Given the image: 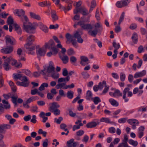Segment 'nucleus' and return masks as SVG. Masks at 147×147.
I'll list each match as a JSON object with an SVG mask.
<instances>
[{"label": "nucleus", "instance_id": "nucleus-1", "mask_svg": "<svg viewBox=\"0 0 147 147\" xmlns=\"http://www.w3.org/2000/svg\"><path fill=\"white\" fill-rule=\"evenodd\" d=\"M77 25L80 26L84 30L88 31V34L94 37L96 36L98 33L100 34L102 30V27L99 22L92 25L91 24L84 23L83 21L80 20L77 23H75L74 25V27L76 28Z\"/></svg>", "mask_w": 147, "mask_h": 147}, {"label": "nucleus", "instance_id": "nucleus-2", "mask_svg": "<svg viewBox=\"0 0 147 147\" xmlns=\"http://www.w3.org/2000/svg\"><path fill=\"white\" fill-rule=\"evenodd\" d=\"M15 14L20 17V20L23 23V28L27 33L33 34L35 32V28L29 21L26 16L24 15L25 11L22 9H16L13 11Z\"/></svg>", "mask_w": 147, "mask_h": 147}, {"label": "nucleus", "instance_id": "nucleus-3", "mask_svg": "<svg viewBox=\"0 0 147 147\" xmlns=\"http://www.w3.org/2000/svg\"><path fill=\"white\" fill-rule=\"evenodd\" d=\"M32 44L30 43H26L24 45V47L26 49V53L29 54L34 55L35 53L33 51L35 49L36 47L34 46H31Z\"/></svg>", "mask_w": 147, "mask_h": 147}, {"label": "nucleus", "instance_id": "nucleus-4", "mask_svg": "<svg viewBox=\"0 0 147 147\" xmlns=\"http://www.w3.org/2000/svg\"><path fill=\"white\" fill-rule=\"evenodd\" d=\"M79 12L81 13L83 16H86L89 14L88 9L84 7H82L80 8H77L74 10V14H77Z\"/></svg>", "mask_w": 147, "mask_h": 147}, {"label": "nucleus", "instance_id": "nucleus-5", "mask_svg": "<svg viewBox=\"0 0 147 147\" xmlns=\"http://www.w3.org/2000/svg\"><path fill=\"white\" fill-rule=\"evenodd\" d=\"M83 33L82 31L80 30H78L75 32L73 35V37L77 39V42L80 43L83 42V40L81 36Z\"/></svg>", "mask_w": 147, "mask_h": 147}, {"label": "nucleus", "instance_id": "nucleus-6", "mask_svg": "<svg viewBox=\"0 0 147 147\" xmlns=\"http://www.w3.org/2000/svg\"><path fill=\"white\" fill-rule=\"evenodd\" d=\"M5 39L6 42L7 44L9 43L11 45H16V41L12 36L7 35L5 36Z\"/></svg>", "mask_w": 147, "mask_h": 147}, {"label": "nucleus", "instance_id": "nucleus-7", "mask_svg": "<svg viewBox=\"0 0 147 147\" xmlns=\"http://www.w3.org/2000/svg\"><path fill=\"white\" fill-rule=\"evenodd\" d=\"M46 69V70L45 71V72L46 73V74L47 73L49 74L52 73L55 71V68L54 66V64L53 63L50 61L49 62V65L47 67V68L44 67Z\"/></svg>", "mask_w": 147, "mask_h": 147}, {"label": "nucleus", "instance_id": "nucleus-8", "mask_svg": "<svg viewBox=\"0 0 147 147\" xmlns=\"http://www.w3.org/2000/svg\"><path fill=\"white\" fill-rule=\"evenodd\" d=\"M127 121L129 124L132 125V128L133 129L136 128V126L135 124L138 125L139 123L138 120L134 119H129L127 120Z\"/></svg>", "mask_w": 147, "mask_h": 147}, {"label": "nucleus", "instance_id": "nucleus-9", "mask_svg": "<svg viewBox=\"0 0 147 147\" xmlns=\"http://www.w3.org/2000/svg\"><path fill=\"white\" fill-rule=\"evenodd\" d=\"M35 24V25H34L32 24V25L34 26L36 28V26H39L40 29L45 33H47L48 32V28L45 25H44L41 22H39L38 24L36 23Z\"/></svg>", "mask_w": 147, "mask_h": 147}, {"label": "nucleus", "instance_id": "nucleus-10", "mask_svg": "<svg viewBox=\"0 0 147 147\" xmlns=\"http://www.w3.org/2000/svg\"><path fill=\"white\" fill-rule=\"evenodd\" d=\"M74 139L72 138L67 142V147H76V146L78 145V142H74Z\"/></svg>", "mask_w": 147, "mask_h": 147}, {"label": "nucleus", "instance_id": "nucleus-11", "mask_svg": "<svg viewBox=\"0 0 147 147\" xmlns=\"http://www.w3.org/2000/svg\"><path fill=\"white\" fill-rule=\"evenodd\" d=\"M45 47L46 49H50L55 47V44L52 39L50 40L48 43L45 44Z\"/></svg>", "mask_w": 147, "mask_h": 147}, {"label": "nucleus", "instance_id": "nucleus-12", "mask_svg": "<svg viewBox=\"0 0 147 147\" xmlns=\"http://www.w3.org/2000/svg\"><path fill=\"white\" fill-rule=\"evenodd\" d=\"M46 69L44 68L43 70H41L40 72H34L33 74V76L34 77L37 78L40 76V74H42L44 77L47 76L46 73L45 71Z\"/></svg>", "mask_w": 147, "mask_h": 147}, {"label": "nucleus", "instance_id": "nucleus-13", "mask_svg": "<svg viewBox=\"0 0 147 147\" xmlns=\"http://www.w3.org/2000/svg\"><path fill=\"white\" fill-rule=\"evenodd\" d=\"M146 71L145 70H143L140 72H136L134 75V78H138L142 77L146 75Z\"/></svg>", "mask_w": 147, "mask_h": 147}, {"label": "nucleus", "instance_id": "nucleus-14", "mask_svg": "<svg viewBox=\"0 0 147 147\" xmlns=\"http://www.w3.org/2000/svg\"><path fill=\"white\" fill-rule=\"evenodd\" d=\"M128 4L127 2L124 0L118 1L116 4V5L118 8H121L127 6Z\"/></svg>", "mask_w": 147, "mask_h": 147}, {"label": "nucleus", "instance_id": "nucleus-15", "mask_svg": "<svg viewBox=\"0 0 147 147\" xmlns=\"http://www.w3.org/2000/svg\"><path fill=\"white\" fill-rule=\"evenodd\" d=\"M13 51V48L11 46H9L7 47L2 49L1 51V52L5 54H9L11 53Z\"/></svg>", "mask_w": 147, "mask_h": 147}, {"label": "nucleus", "instance_id": "nucleus-16", "mask_svg": "<svg viewBox=\"0 0 147 147\" xmlns=\"http://www.w3.org/2000/svg\"><path fill=\"white\" fill-rule=\"evenodd\" d=\"M60 105L57 102H54L51 104V106H50L49 109L50 111L52 112L60 107Z\"/></svg>", "mask_w": 147, "mask_h": 147}, {"label": "nucleus", "instance_id": "nucleus-17", "mask_svg": "<svg viewBox=\"0 0 147 147\" xmlns=\"http://www.w3.org/2000/svg\"><path fill=\"white\" fill-rule=\"evenodd\" d=\"M9 60L7 58L4 60V62L3 64V67L4 69L6 71H8L11 68L10 66L9 65Z\"/></svg>", "mask_w": 147, "mask_h": 147}, {"label": "nucleus", "instance_id": "nucleus-18", "mask_svg": "<svg viewBox=\"0 0 147 147\" xmlns=\"http://www.w3.org/2000/svg\"><path fill=\"white\" fill-rule=\"evenodd\" d=\"M129 90L130 88H129L126 87L123 90V98L124 99L125 102H127L129 100V99L126 98V95L127 93L129 92Z\"/></svg>", "mask_w": 147, "mask_h": 147}, {"label": "nucleus", "instance_id": "nucleus-19", "mask_svg": "<svg viewBox=\"0 0 147 147\" xmlns=\"http://www.w3.org/2000/svg\"><path fill=\"white\" fill-rule=\"evenodd\" d=\"M11 126L9 124H1L0 125V133H2L5 129H10Z\"/></svg>", "mask_w": 147, "mask_h": 147}, {"label": "nucleus", "instance_id": "nucleus-20", "mask_svg": "<svg viewBox=\"0 0 147 147\" xmlns=\"http://www.w3.org/2000/svg\"><path fill=\"white\" fill-rule=\"evenodd\" d=\"M46 51L42 48H40L37 50L36 53L37 55L40 56H44L46 53Z\"/></svg>", "mask_w": 147, "mask_h": 147}, {"label": "nucleus", "instance_id": "nucleus-21", "mask_svg": "<svg viewBox=\"0 0 147 147\" xmlns=\"http://www.w3.org/2000/svg\"><path fill=\"white\" fill-rule=\"evenodd\" d=\"M38 5L42 7L47 6L49 7L51 6V3L49 1H46L43 2L39 3Z\"/></svg>", "mask_w": 147, "mask_h": 147}, {"label": "nucleus", "instance_id": "nucleus-22", "mask_svg": "<svg viewBox=\"0 0 147 147\" xmlns=\"http://www.w3.org/2000/svg\"><path fill=\"white\" fill-rule=\"evenodd\" d=\"M35 39V36L32 35H30L27 37L26 43H30L32 44V42L34 41Z\"/></svg>", "mask_w": 147, "mask_h": 147}, {"label": "nucleus", "instance_id": "nucleus-23", "mask_svg": "<svg viewBox=\"0 0 147 147\" xmlns=\"http://www.w3.org/2000/svg\"><path fill=\"white\" fill-rule=\"evenodd\" d=\"M92 92L90 90H88L86 93L85 96L86 99L88 100H92Z\"/></svg>", "mask_w": 147, "mask_h": 147}, {"label": "nucleus", "instance_id": "nucleus-24", "mask_svg": "<svg viewBox=\"0 0 147 147\" xmlns=\"http://www.w3.org/2000/svg\"><path fill=\"white\" fill-rule=\"evenodd\" d=\"M29 84V82H17L16 84L17 85L23 86L24 87H28Z\"/></svg>", "mask_w": 147, "mask_h": 147}, {"label": "nucleus", "instance_id": "nucleus-25", "mask_svg": "<svg viewBox=\"0 0 147 147\" xmlns=\"http://www.w3.org/2000/svg\"><path fill=\"white\" fill-rule=\"evenodd\" d=\"M30 17L32 18L38 20H40L41 18L39 15L36 14L35 13L32 12H30Z\"/></svg>", "mask_w": 147, "mask_h": 147}, {"label": "nucleus", "instance_id": "nucleus-26", "mask_svg": "<svg viewBox=\"0 0 147 147\" xmlns=\"http://www.w3.org/2000/svg\"><path fill=\"white\" fill-rule=\"evenodd\" d=\"M97 125L96 122L94 121H91L87 124L86 127L88 128H92L95 127Z\"/></svg>", "mask_w": 147, "mask_h": 147}, {"label": "nucleus", "instance_id": "nucleus-27", "mask_svg": "<svg viewBox=\"0 0 147 147\" xmlns=\"http://www.w3.org/2000/svg\"><path fill=\"white\" fill-rule=\"evenodd\" d=\"M51 13L52 18L53 19V22L57 20H58V17L55 11L52 10L51 12Z\"/></svg>", "mask_w": 147, "mask_h": 147}, {"label": "nucleus", "instance_id": "nucleus-28", "mask_svg": "<svg viewBox=\"0 0 147 147\" xmlns=\"http://www.w3.org/2000/svg\"><path fill=\"white\" fill-rule=\"evenodd\" d=\"M81 61L80 63L82 66H85L86 64L84 63V62H87L88 60V59L86 57L84 56H81L80 57Z\"/></svg>", "mask_w": 147, "mask_h": 147}, {"label": "nucleus", "instance_id": "nucleus-29", "mask_svg": "<svg viewBox=\"0 0 147 147\" xmlns=\"http://www.w3.org/2000/svg\"><path fill=\"white\" fill-rule=\"evenodd\" d=\"M131 39L132 40L133 42L134 43H136L138 41V35L136 33L134 32L133 33L131 37Z\"/></svg>", "mask_w": 147, "mask_h": 147}, {"label": "nucleus", "instance_id": "nucleus-30", "mask_svg": "<svg viewBox=\"0 0 147 147\" xmlns=\"http://www.w3.org/2000/svg\"><path fill=\"white\" fill-rule=\"evenodd\" d=\"M100 121L101 122H104L107 123L112 124L113 123V122L111 121L109 118L102 117L100 119Z\"/></svg>", "mask_w": 147, "mask_h": 147}, {"label": "nucleus", "instance_id": "nucleus-31", "mask_svg": "<svg viewBox=\"0 0 147 147\" xmlns=\"http://www.w3.org/2000/svg\"><path fill=\"white\" fill-rule=\"evenodd\" d=\"M72 3L69 4L67 8H66L65 7L62 6L61 9H62L66 13L67 11L69 10L72 8Z\"/></svg>", "mask_w": 147, "mask_h": 147}, {"label": "nucleus", "instance_id": "nucleus-32", "mask_svg": "<svg viewBox=\"0 0 147 147\" xmlns=\"http://www.w3.org/2000/svg\"><path fill=\"white\" fill-rule=\"evenodd\" d=\"M39 116L43 118L42 122L43 123H45L48 119V118L45 116V113L42 111L41 112Z\"/></svg>", "mask_w": 147, "mask_h": 147}, {"label": "nucleus", "instance_id": "nucleus-33", "mask_svg": "<svg viewBox=\"0 0 147 147\" xmlns=\"http://www.w3.org/2000/svg\"><path fill=\"white\" fill-rule=\"evenodd\" d=\"M122 93L119 90L115 89V91L113 92V97H119V96H122Z\"/></svg>", "mask_w": 147, "mask_h": 147}, {"label": "nucleus", "instance_id": "nucleus-34", "mask_svg": "<svg viewBox=\"0 0 147 147\" xmlns=\"http://www.w3.org/2000/svg\"><path fill=\"white\" fill-rule=\"evenodd\" d=\"M70 77L69 76H67L66 78H61L58 80V83H61L63 82H65V81L68 82L70 80Z\"/></svg>", "mask_w": 147, "mask_h": 147}, {"label": "nucleus", "instance_id": "nucleus-35", "mask_svg": "<svg viewBox=\"0 0 147 147\" xmlns=\"http://www.w3.org/2000/svg\"><path fill=\"white\" fill-rule=\"evenodd\" d=\"M74 92L72 90L67 91V96L68 98L71 99L74 97Z\"/></svg>", "mask_w": 147, "mask_h": 147}, {"label": "nucleus", "instance_id": "nucleus-36", "mask_svg": "<svg viewBox=\"0 0 147 147\" xmlns=\"http://www.w3.org/2000/svg\"><path fill=\"white\" fill-rule=\"evenodd\" d=\"M2 102L4 104L3 106L5 109H9L10 108V105L8 101H6L5 100H3Z\"/></svg>", "mask_w": 147, "mask_h": 147}, {"label": "nucleus", "instance_id": "nucleus-37", "mask_svg": "<svg viewBox=\"0 0 147 147\" xmlns=\"http://www.w3.org/2000/svg\"><path fill=\"white\" fill-rule=\"evenodd\" d=\"M23 72L28 76L31 78L32 77V74L30 70L28 69H24L23 70Z\"/></svg>", "mask_w": 147, "mask_h": 147}, {"label": "nucleus", "instance_id": "nucleus-38", "mask_svg": "<svg viewBox=\"0 0 147 147\" xmlns=\"http://www.w3.org/2000/svg\"><path fill=\"white\" fill-rule=\"evenodd\" d=\"M65 84L66 83H59L56 85L55 88L57 89H59L60 88H63V89H65V88H64L65 87V86H65Z\"/></svg>", "mask_w": 147, "mask_h": 147}, {"label": "nucleus", "instance_id": "nucleus-39", "mask_svg": "<svg viewBox=\"0 0 147 147\" xmlns=\"http://www.w3.org/2000/svg\"><path fill=\"white\" fill-rule=\"evenodd\" d=\"M109 101L111 104L113 106H117L119 105L118 102L113 99L110 98L109 99Z\"/></svg>", "mask_w": 147, "mask_h": 147}, {"label": "nucleus", "instance_id": "nucleus-40", "mask_svg": "<svg viewBox=\"0 0 147 147\" xmlns=\"http://www.w3.org/2000/svg\"><path fill=\"white\" fill-rule=\"evenodd\" d=\"M7 59L9 60V63L11 64L13 66H14L16 64V63L17 61L11 57L7 58Z\"/></svg>", "mask_w": 147, "mask_h": 147}, {"label": "nucleus", "instance_id": "nucleus-41", "mask_svg": "<svg viewBox=\"0 0 147 147\" xmlns=\"http://www.w3.org/2000/svg\"><path fill=\"white\" fill-rule=\"evenodd\" d=\"M95 105L98 104L99 102H101L100 98L98 97H95L92 98V100Z\"/></svg>", "mask_w": 147, "mask_h": 147}, {"label": "nucleus", "instance_id": "nucleus-42", "mask_svg": "<svg viewBox=\"0 0 147 147\" xmlns=\"http://www.w3.org/2000/svg\"><path fill=\"white\" fill-rule=\"evenodd\" d=\"M105 86H107V83L106 81L105 80L103 81L102 83L101 82H100L98 85L99 88L100 90H101L103 88L104 86L105 87Z\"/></svg>", "mask_w": 147, "mask_h": 147}, {"label": "nucleus", "instance_id": "nucleus-43", "mask_svg": "<svg viewBox=\"0 0 147 147\" xmlns=\"http://www.w3.org/2000/svg\"><path fill=\"white\" fill-rule=\"evenodd\" d=\"M125 14V12H123L121 14L118 22V25H120L121 23L123 21L124 18Z\"/></svg>", "mask_w": 147, "mask_h": 147}, {"label": "nucleus", "instance_id": "nucleus-44", "mask_svg": "<svg viewBox=\"0 0 147 147\" xmlns=\"http://www.w3.org/2000/svg\"><path fill=\"white\" fill-rule=\"evenodd\" d=\"M65 37L67 39V41L71 42L72 40H73V36L71 35L69 33H67L65 35Z\"/></svg>", "mask_w": 147, "mask_h": 147}, {"label": "nucleus", "instance_id": "nucleus-45", "mask_svg": "<svg viewBox=\"0 0 147 147\" xmlns=\"http://www.w3.org/2000/svg\"><path fill=\"white\" fill-rule=\"evenodd\" d=\"M13 19L11 16L9 17L7 20V23L8 25H11L13 24Z\"/></svg>", "mask_w": 147, "mask_h": 147}, {"label": "nucleus", "instance_id": "nucleus-46", "mask_svg": "<svg viewBox=\"0 0 147 147\" xmlns=\"http://www.w3.org/2000/svg\"><path fill=\"white\" fill-rule=\"evenodd\" d=\"M129 143L134 147H136L138 144V142L136 141H134L132 139L129 140Z\"/></svg>", "mask_w": 147, "mask_h": 147}, {"label": "nucleus", "instance_id": "nucleus-47", "mask_svg": "<svg viewBox=\"0 0 147 147\" xmlns=\"http://www.w3.org/2000/svg\"><path fill=\"white\" fill-rule=\"evenodd\" d=\"M61 60L64 64H66L67 63L69 60V58L67 56L65 55L61 58Z\"/></svg>", "mask_w": 147, "mask_h": 147}, {"label": "nucleus", "instance_id": "nucleus-48", "mask_svg": "<svg viewBox=\"0 0 147 147\" xmlns=\"http://www.w3.org/2000/svg\"><path fill=\"white\" fill-rule=\"evenodd\" d=\"M113 46L115 49H118L120 46L119 43L117 44L115 41L114 40L113 42Z\"/></svg>", "mask_w": 147, "mask_h": 147}, {"label": "nucleus", "instance_id": "nucleus-49", "mask_svg": "<svg viewBox=\"0 0 147 147\" xmlns=\"http://www.w3.org/2000/svg\"><path fill=\"white\" fill-rule=\"evenodd\" d=\"M67 53L68 55L70 56L74 55L75 52L72 48H70L67 50Z\"/></svg>", "mask_w": 147, "mask_h": 147}, {"label": "nucleus", "instance_id": "nucleus-50", "mask_svg": "<svg viewBox=\"0 0 147 147\" xmlns=\"http://www.w3.org/2000/svg\"><path fill=\"white\" fill-rule=\"evenodd\" d=\"M63 120V118L61 117H59L58 119L55 118L54 119V122L60 124L61 123V121Z\"/></svg>", "mask_w": 147, "mask_h": 147}, {"label": "nucleus", "instance_id": "nucleus-51", "mask_svg": "<svg viewBox=\"0 0 147 147\" xmlns=\"http://www.w3.org/2000/svg\"><path fill=\"white\" fill-rule=\"evenodd\" d=\"M93 40L97 44L98 46L100 48H101L102 47V43L99 40L97 39L96 38L94 39Z\"/></svg>", "mask_w": 147, "mask_h": 147}, {"label": "nucleus", "instance_id": "nucleus-52", "mask_svg": "<svg viewBox=\"0 0 147 147\" xmlns=\"http://www.w3.org/2000/svg\"><path fill=\"white\" fill-rule=\"evenodd\" d=\"M13 77L15 79H19L21 80V78L22 77V74H18L15 75L14 74H13Z\"/></svg>", "mask_w": 147, "mask_h": 147}, {"label": "nucleus", "instance_id": "nucleus-53", "mask_svg": "<svg viewBox=\"0 0 147 147\" xmlns=\"http://www.w3.org/2000/svg\"><path fill=\"white\" fill-rule=\"evenodd\" d=\"M127 119V118H122L118 120V122L119 123H124L126 122Z\"/></svg>", "mask_w": 147, "mask_h": 147}, {"label": "nucleus", "instance_id": "nucleus-54", "mask_svg": "<svg viewBox=\"0 0 147 147\" xmlns=\"http://www.w3.org/2000/svg\"><path fill=\"white\" fill-rule=\"evenodd\" d=\"M18 98V97L17 96H12L11 97L12 101L15 105H16L17 104V100Z\"/></svg>", "mask_w": 147, "mask_h": 147}, {"label": "nucleus", "instance_id": "nucleus-55", "mask_svg": "<svg viewBox=\"0 0 147 147\" xmlns=\"http://www.w3.org/2000/svg\"><path fill=\"white\" fill-rule=\"evenodd\" d=\"M53 2H55L56 1L55 3V4L58 6L59 7V8L61 9V7H62V5L61 4L59 3L60 2V0H52Z\"/></svg>", "mask_w": 147, "mask_h": 147}, {"label": "nucleus", "instance_id": "nucleus-56", "mask_svg": "<svg viewBox=\"0 0 147 147\" xmlns=\"http://www.w3.org/2000/svg\"><path fill=\"white\" fill-rule=\"evenodd\" d=\"M81 74L83 78L85 79L88 78L90 76L88 74L85 72H83Z\"/></svg>", "mask_w": 147, "mask_h": 147}, {"label": "nucleus", "instance_id": "nucleus-57", "mask_svg": "<svg viewBox=\"0 0 147 147\" xmlns=\"http://www.w3.org/2000/svg\"><path fill=\"white\" fill-rule=\"evenodd\" d=\"M140 32L142 35H144L147 33V31L144 28H140Z\"/></svg>", "mask_w": 147, "mask_h": 147}, {"label": "nucleus", "instance_id": "nucleus-58", "mask_svg": "<svg viewBox=\"0 0 147 147\" xmlns=\"http://www.w3.org/2000/svg\"><path fill=\"white\" fill-rule=\"evenodd\" d=\"M125 78V75L123 73H121L120 74V78L121 80L124 81Z\"/></svg>", "mask_w": 147, "mask_h": 147}, {"label": "nucleus", "instance_id": "nucleus-59", "mask_svg": "<svg viewBox=\"0 0 147 147\" xmlns=\"http://www.w3.org/2000/svg\"><path fill=\"white\" fill-rule=\"evenodd\" d=\"M70 60L71 63H75L77 61V59L75 57L73 56L70 58Z\"/></svg>", "mask_w": 147, "mask_h": 147}, {"label": "nucleus", "instance_id": "nucleus-60", "mask_svg": "<svg viewBox=\"0 0 147 147\" xmlns=\"http://www.w3.org/2000/svg\"><path fill=\"white\" fill-rule=\"evenodd\" d=\"M51 49L52 51V52L53 53L54 55H55L58 52V50L55 47V46L51 48Z\"/></svg>", "mask_w": 147, "mask_h": 147}, {"label": "nucleus", "instance_id": "nucleus-61", "mask_svg": "<svg viewBox=\"0 0 147 147\" xmlns=\"http://www.w3.org/2000/svg\"><path fill=\"white\" fill-rule=\"evenodd\" d=\"M95 17L97 20H100V19L99 16V9L98 8H97L96 10Z\"/></svg>", "mask_w": 147, "mask_h": 147}, {"label": "nucleus", "instance_id": "nucleus-62", "mask_svg": "<svg viewBox=\"0 0 147 147\" xmlns=\"http://www.w3.org/2000/svg\"><path fill=\"white\" fill-rule=\"evenodd\" d=\"M127 143H126L123 142L119 143L117 147H127Z\"/></svg>", "mask_w": 147, "mask_h": 147}, {"label": "nucleus", "instance_id": "nucleus-63", "mask_svg": "<svg viewBox=\"0 0 147 147\" xmlns=\"http://www.w3.org/2000/svg\"><path fill=\"white\" fill-rule=\"evenodd\" d=\"M109 131L111 134L114 133L116 131L115 129L113 127H111L109 128Z\"/></svg>", "mask_w": 147, "mask_h": 147}, {"label": "nucleus", "instance_id": "nucleus-64", "mask_svg": "<svg viewBox=\"0 0 147 147\" xmlns=\"http://www.w3.org/2000/svg\"><path fill=\"white\" fill-rule=\"evenodd\" d=\"M48 139H46L45 141H43V147H47L48 145Z\"/></svg>", "mask_w": 147, "mask_h": 147}]
</instances>
